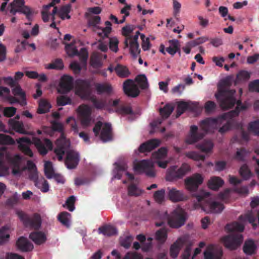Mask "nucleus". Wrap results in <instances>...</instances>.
Listing matches in <instances>:
<instances>
[{
    "label": "nucleus",
    "instance_id": "f257e3e1",
    "mask_svg": "<svg viewBox=\"0 0 259 259\" xmlns=\"http://www.w3.org/2000/svg\"><path fill=\"white\" fill-rule=\"evenodd\" d=\"M226 119V115H223L217 118L207 117L200 122L199 126L203 133L198 132V127L192 125L190 127V134L187 138L186 143L193 144L202 139L208 133L213 132L218 129L222 123L223 120Z\"/></svg>",
    "mask_w": 259,
    "mask_h": 259
},
{
    "label": "nucleus",
    "instance_id": "f03ea898",
    "mask_svg": "<svg viewBox=\"0 0 259 259\" xmlns=\"http://www.w3.org/2000/svg\"><path fill=\"white\" fill-rule=\"evenodd\" d=\"M225 229L229 232L234 233L222 238L224 245L230 250L236 249L243 241V236L239 233L243 231L244 225L238 222H234L231 224L227 225Z\"/></svg>",
    "mask_w": 259,
    "mask_h": 259
},
{
    "label": "nucleus",
    "instance_id": "7ed1b4c3",
    "mask_svg": "<svg viewBox=\"0 0 259 259\" xmlns=\"http://www.w3.org/2000/svg\"><path fill=\"white\" fill-rule=\"evenodd\" d=\"M232 79L228 77L221 80L218 85V92L215 97L221 108H226L233 106L235 102L233 95L236 93L234 90H229L232 85Z\"/></svg>",
    "mask_w": 259,
    "mask_h": 259
},
{
    "label": "nucleus",
    "instance_id": "20e7f679",
    "mask_svg": "<svg viewBox=\"0 0 259 259\" xmlns=\"http://www.w3.org/2000/svg\"><path fill=\"white\" fill-rule=\"evenodd\" d=\"M232 128L237 130L235 135L233 136L231 141L233 143L237 142L242 143L243 142H247L249 139V135L247 132L244 130L243 124L239 123L231 118L230 119L223 125L219 129V132L221 134H224Z\"/></svg>",
    "mask_w": 259,
    "mask_h": 259
},
{
    "label": "nucleus",
    "instance_id": "39448f33",
    "mask_svg": "<svg viewBox=\"0 0 259 259\" xmlns=\"http://www.w3.org/2000/svg\"><path fill=\"white\" fill-rule=\"evenodd\" d=\"M196 198L202 209L207 213H221L224 209L223 204L213 201L209 192H203Z\"/></svg>",
    "mask_w": 259,
    "mask_h": 259
},
{
    "label": "nucleus",
    "instance_id": "423d86ee",
    "mask_svg": "<svg viewBox=\"0 0 259 259\" xmlns=\"http://www.w3.org/2000/svg\"><path fill=\"white\" fill-rule=\"evenodd\" d=\"M164 217L170 227L179 228L184 225L187 219V213L183 209L179 207L170 214L165 212Z\"/></svg>",
    "mask_w": 259,
    "mask_h": 259
},
{
    "label": "nucleus",
    "instance_id": "0eeeda50",
    "mask_svg": "<svg viewBox=\"0 0 259 259\" xmlns=\"http://www.w3.org/2000/svg\"><path fill=\"white\" fill-rule=\"evenodd\" d=\"M93 132L96 137L99 136L103 142H107L113 140V133L111 125L109 123L103 124L101 121H98L93 128Z\"/></svg>",
    "mask_w": 259,
    "mask_h": 259
},
{
    "label": "nucleus",
    "instance_id": "6e6552de",
    "mask_svg": "<svg viewBox=\"0 0 259 259\" xmlns=\"http://www.w3.org/2000/svg\"><path fill=\"white\" fill-rule=\"evenodd\" d=\"M190 170V166L187 163H183L179 168L172 166L167 171L166 179L168 181H176L182 179Z\"/></svg>",
    "mask_w": 259,
    "mask_h": 259
},
{
    "label": "nucleus",
    "instance_id": "1a4fd4ad",
    "mask_svg": "<svg viewBox=\"0 0 259 259\" xmlns=\"http://www.w3.org/2000/svg\"><path fill=\"white\" fill-rule=\"evenodd\" d=\"M16 214L20 220L23 223L26 227H30L35 230L38 229L41 226V218L37 213H35L31 218L25 212L18 210L16 211Z\"/></svg>",
    "mask_w": 259,
    "mask_h": 259
},
{
    "label": "nucleus",
    "instance_id": "9d476101",
    "mask_svg": "<svg viewBox=\"0 0 259 259\" xmlns=\"http://www.w3.org/2000/svg\"><path fill=\"white\" fill-rule=\"evenodd\" d=\"M134 169L136 172L140 174L144 173L150 178H154L155 176L153 163L149 160H142L135 163Z\"/></svg>",
    "mask_w": 259,
    "mask_h": 259
},
{
    "label": "nucleus",
    "instance_id": "9b49d317",
    "mask_svg": "<svg viewBox=\"0 0 259 259\" xmlns=\"http://www.w3.org/2000/svg\"><path fill=\"white\" fill-rule=\"evenodd\" d=\"M76 84L75 94L82 99H89L91 96L90 82L87 80L78 79Z\"/></svg>",
    "mask_w": 259,
    "mask_h": 259
},
{
    "label": "nucleus",
    "instance_id": "f8f14e48",
    "mask_svg": "<svg viewBox=\"0 0 259 259\" xmlns=\"http://www.w3.org/2000/svg\"><path fill=\"white\" fill-rule=\"evenodd\" d=\"M60 133V138L56 142V147L54 150V153L57 156L58 160L61 161L67 147L69 146V143L66 140L63 131Z\"/></svg>",
    "mask_w": 259,
    "mask_h": 259
},
{
    "label": "nucleus",
    "instance_id": "ddd939ff",
    "mask_svg": "<svg viewBox=\"0 0 259 259\" xmlns=\"http://www.w3.org/2000/svg\"><path fill=\"white\" fill-rule=\"evenodd\" d=\"M78 113L83 126H88L92 121L91 108L87 105L82 104L78 108Z\"/></svg>",
    "mask_w": 259,
    "mask_h": 259
},
{
    "label": "nucleus",
    "instance_id": "4468645a",
    "mask_svg": "<svg viewBox=\"0 0 259 259\" xmlns=\"http://www.w3.org/2000/svg\"><path fill=\"white\" fill-rule=\"evenodd\" d=\"M73 88V78L68 75H63L59 84L58 91L61 94H66Z\"/></svg>",
    "mask_w": 259,
    "mask_h": 259
},
{
    "label": "nucleus",
    "instance_id": "2eb2a0df",
    "mask_svg": "<svg viewBox=\"0 0 259 259\" xmlns=\"http://www.w3.org/2000/svg\"><path fill=\"white\" fill-rule=\"evenodd\" d=\"M203 181V178L199 174H196L185 181L186 187L190 191H195Z\"/></svg>",
    "mask_w": 259,
    "mask_h": 259
},
{
    "label": "nucleus",
    "instance_id": "dca6fc26",
    "mask_svg": "<svg viewBox=\"0 0 259 259\" xmlns=\"http://www.w3.org/2000/svg\"><path fill=\"white\" fill-rule=\"evenodd\" d=\"M33 141L39 153L42 155H46L49 150H52L53 149V144L49 139H45L42 141L39 138H34Z\"/></svg>",
    "mask_w": 259,
    "mask_h": 259
},
{
    "label": "nucleus",
    "instance_id": "f3484780",
    "mask_svg": "<svg viewBox=\"0 0 259 259\" xmlns=\"http://www.w3.org/2000/svg\"><path fill=\"white\" fill-rule=\"evenodd\" d=\"M123 91L126 95L132 98H136L140 94V90L133 80L128 79L123 84Z\"/></svg>",
    "mask_w": 259,
    "mask_h": 259
},
{
    "label": "nucleus",
    "instance_id": "a211bd4d",
    "mask_svg": "<svg viewBox=\"0 0 259 259\" xmlns=\"http://www.w3.org/2000/svg\"><path fill=\"white\" fill-rule=\"evenodd\" d=\"M79 154L73 150H69L66 153L65 164L69 169L75 168L79 161Z\"/></svg>",
    "mask_w": 259,
    "mask_h": 259
},
{
    "label": "nucleus",
    "instance_id": "6ab92c4d",
    "mask_svg": "<svg viewBox=\"0 0 259 259\" xmlns=\"http://www.w3.org/2000/svg\"><path fill=\"white\" fill-rule=\"evenodd\" d=\"M16 141L17 143L19 144L18 147L21 151H22L25 155L29 156V157H31L33 156V154L32 150L28 145L24 144L25 143L28 145L31 144V141L30 138L28 137H22L17 139Z\"/></svg>",
    "mask_w": 259,
    "mask_h": 259
},
{
    "label": "nucleus",
    "instance_id": "aec40b11",
    "mask_svg": "<svg viewBox=\"0 0 259 259\" xmlns=\"http://www.w3.org/2000/svg\"><path fill=\"white\" fill-rule=\"evenodd\" d=\"M160 141L156 139L148 140L142 144L139 147L140 153L150 152L159 146Z\"/></svg>",
    "mask_w": 259,
    "mask_h": 259
},
{
    "label": "nucleus",
    "instance_id": "412c9836",
    "mask_svg": "<svg viewBox=\"0 0 259 259\" xmlns=\"http://www.w3.org/2000/svg\"><path fill=\"white\" fill-rule=\"evenodd\" d=\"M197 107L195 103L191 102L180 101L177 106L176 117L181 116L186 110L194 111Z\"/></svg>",
    "mask_w": 259,
    "mask_h": 259
},
{
    "label": "nucleus",
    "instance_id": "4be33fe9",
    "mask_svg": "<svg viewBox=\"0 0 259 259\" xmlns=\"http://www.w3.org/2000/svg\"><path fill=\"white\" fill-rule=\"evenodd\" d=\"M35 182V186L37 187L42 192L46 193L49 190V183L44 178L38 179L37 174L33 173L30 177Z\"/></svg>",
    "mask_w": 259,
    "mask_h": 259
},
{
    "label": "nucleus",
    "instance_id": "5701e85b",
    "mask_svg": "<svg viewBox=\"0 0 259 259\" xmlns=\"http://www.w3.org/2000/svg\"><path fill=\"white\" fill-rule=\"evenodd\" d=\"M8 124L10 128L16 132L24 135H29V132L24 128V123L22 121L15 120V119H10L8 121Z\"/></svg>",
    "mask_w": 259,
    "mask_h": 259
},
{
    "label": "nucleus",
    "instance_id": "b1692460",
    "mask_svg": "<svg viewBox=\"0 0 259 259\" xmlns=\"http://www.w3.org/2000/svg\"><path fill=\"white\" fill-rule=\"evenodd\" d=\"M17 248L22 252H28L32 250L33 245L25 237H20L16 242Z\"/></svg>",
    "mask_w": 259,
    "mask_h": 259
},
{
    "label": "nucleus",
    "instance_id": "393cba45",
    "mask_svg": "<svg viewBox=\"0 0 259 259\" xmlns=\"http://www.w3.org/2000/svg\"><path fill=\"white\" fill-rule=\"evenodd\" d=\"M95 89L98 95L105 94L110 96L113 92V87L109 83H97L95 84Z\"/></svg>",
    "mask_w": 259,
    "mask_h": 259
},
{
    "label": "nucleus",
    "instance_id": "a878e982",
    "mask_svg": "<svg viewBox=\"0 0 259 259\" xmlns=\"http://www.w3.org/2000/svg\"><path fill=\"white\" fill-rule=\"evenodd\" d=\"M184 243V239L180 237L171 245L169 249V253L172 258H175L178 256L179 252Z\"/></svg>",
    "mask_w": 259,
    "mask_h": 259
},
{
    "label": "nucleus",
    "instance_id": "bb28decb",
    "mask_svg": "<svg viewBox=\"0 0 259 259\" xmlns=\"http://www.w3.org/2000/svg\"><path fill=\"white\" fill-rule=\"evenodd\" d=\"M12 92L14 96L21 100V106H24L27 104L26 93L19 84L12 89Z\"/></svg>",
    "mask_w": 259,
    "mask_h": 259
},
{
    "label": "nucleus",
    "instance_id": "cd10ccee",
    "mask_svg": "<svg viewBox=\"0 0 259 259\" xmlns=\"http://www.w3.org/2000/svg\"><path fill=\"white\" fill-rule=\"evenodd\" d=\"M214 144L210 140H204L196 145L197 149L205 153H209L212 152Z\"/></svg>",
    "mask_w": 259,
    "mask_h": 259
},
{
    "label": "nucleus",
    "instance_id": "c85d7f7f",
    "mask_svg": "<svg viewBox=\"0 0 259 259\" xmlns=\"http://www.w3.org/2000/svg\"><path fill=\"white\" fill-rule=\"evenodd\" d=\"M29 237L36 244L40 245L45 243L47 240L46 235L42 232H33L31 233Z\"/></svg>",
    "mask_w": 259,
    "mask_h": 259
},
{
    "label": "nucleus",
    "instance_id": "c756f323",
    "mask_svg": "<svg viewBox=\"0 0 259 259\" xmlns=\"http://www.w3.org/2000/svg\"><path fill=\"white\" fill-rule=\"evenodd\" d=\"M224 184V181L219 177L213 176L208 182V187L213 190H218Z\"/></svg>",
    "mask_w": 259,
    "mask_h": 259
},
{
    "label": "nucleus",
    "instance_id": "7c9ffc66",
    "mask_svg": "<svg viewBox=\"0 0 259 259\" xmlns=\"http://www.w3.org/2000/svg\"><path fill=\"white\" fill-rule=\"evenodd\" d=\"M103 54L98 52H95L91 56L90 63L94 68H99L102 66V59Z\"/></svg>",
    "mask_w": 259,
    "mask_h": 259
},
{
    "label": "nucleus",
    "instance_id": "2f4dec72",
    "mask_svg": "<svg viewBox=\"0 0 259 259\" xmlns=\"http://www.w3.org/2000/svg\"><path fill=\"white\" fill-rule=\"evenodd\" d=\"M168 197L170 200L174 202L183 201L185 199V196L182 192L177 190L175 188L169 189Z\"/></svg>",
    "mask_w": 259,
    "mask_h": 259
},
{
    "label": "nucleus",
    "instance_id": "473e14b6",
    "mask_svg": "<svg viewBox=\"0 0 259 259\" xmlns=\"http://www.w3.org/2000/svg\"><path fill=\"white\" fill-rule=\"evenodd\" d=\"M100 234H103L106 236H113L117 233L116 228L112 225H105L101 227L98 229Z\"/></svg>",
    "mask_w": 259,
    "mask_h": 259
},
{
    "label": "nucleus",
    "instance_id": "72a5a7b5",
    "mask_svg": "<svg viewBox=\"0 0 259 259\" xmlns=\"http://www.w3.org/2000/svg\"><path fill=\"white\" fill-rule=\"evenodd\" d=\"M114 71L118 76L121 78H126L129 76L131 72L125 66L118 64L114 68Z\"/></svg>",
    "mask_w": 259,
    "mask_h": 259
},
{
    "label": "nucleus",
    "instance_id": "f704fd0d",
    "mask_svg": "<svg viewBox=\"0 0 259 259\" xmlns=\"http://www.w3.org/2000/svg\"><path fill=\"white\" fill-rule=\"evenodd\" d=\"M105 23L106 25L105 27H97L99 30H101L100 32H97L98 35L102 39H104L105 37H108L112 30L111 23L110 21H107Z\"/></svg>",
    "mask_w": 259,
    "mask_h": 259
},
{
    "label": "nucleus",
    "instance_id": "c9c22d12",
    "mask_svg": "<svg viewBox=\"0 0 259 259\" xmlns=\"http://www.w3.org/2000/svg\"><path fill=\"white\" fill-rule=\"evenodd\" d=\"M256 246L254 242L251 240L246 241L243 245L244 252L247 255H251L255 252Z\"/></svg>",
    "mask_w": 259,
    "mask_h": 259
},
{
    "label": "nucleus",
    "instance_id": "e433bc0d",
    "mask_svg": "<svg viewBox=\"0 0 259 259\" xmlns=\"http://www.w3.org/2000/svg\"><path fill=\"white\" fill-rule=\"evenodd\" d=\"M234 95L235 94L233 95V98L235 99V102L234 103L233 105L231 106L230 107H226V108H222L224 110H227V109L232 108L233 107H234L235 104H236V107L235 109L234 110H233L229 112L227 114V115L230 118H233V117L237 116L239 115V107H240V106H241L242 104L241 100H237V101L236 100V98L234 97Z\"/></svg>",
    "mask_w": 259,
    "mask_h": 259
},
{
    "label": "nucleus",
    "instance_id": "4c0bfd02",
    "mask_svg": "<svg viewBox=\"0 0 259 259\" xmlns=\"http://www.w3.org/2000/svg\"><path fill=\"white\" fill-rule=\"evenodd\" d=\"M25 5V1L24 0H14L8 6L9 12L11 14L15 15L14 13L11 10H19L21 9Z\"/></svg>",
    "mask_w": 259,
    "mask_h": 259
},
{
    "label": "nucleus",
    "instance_id": "58836bf2",
    "mask_svg": "<svg viewBox=\"0 0 259 259\" xmlns=\"http://www.w3.org/2000/svg\"><path fill=\"white\" fill-rule=\"evenodd\" d=\"M71 214L68 212L63 211L58 215V219L64 226L68 227L70 226Z\"/></svg>",
    "mask_w": 259,
    "mask_h": 259
},
{
    "label": "nucleus",
    "instance_id": "ea45409f",
    "mask_svg": "<svg viewBox=\"0 0 259 259\" xmlns=\"http://www.w3.org/2000/svg\"><path fill=\"white\" fill-rule=\"evenodd\" d=\"M135 80L142 90L147 89L149 87L148 80L145 74L138 75L136 77Z\"/></svg>",
    "mask_w": 259,
    "mask_h": 259
},
{
    "label": "nucleus",
    "instance_id": "a19ab883",
    "mask_svg": "<svg viewBox=\"0 0 259 259\" xmlns=\"http://www.w3.org/2000/svg\"><path fill=\"white\" fill-rule=\"evenodd\" d=\"M169 42L172 47L170 46L166 49V52L171 55H174L177 52L180 51L179 41L176 39L169 40Z\"/></svg>",
    "mask_w": 259,
    "mask_h": 259
},
{
    "label": "nucleus",
    "instance_id": "79ce46f5",
    "mask_svg": "<svg viewBox=\"0 0 259 259\" xmlns=\"http://www.w3.org/2000/svg\"><path fill=\"white\" fill-rule=\"evenodd\" d=\"M174 107L170 104H167L163 108L159 109V113L164 119L167 118L174 110Z\"/></svg>",
    "mask_w": 259,
    "mask_h": 259
},
{
    "label": "nucleus",
    "instance_id": "37998d69",
    "mask_svg": "<svg viewBox=\"0 0 259 259\" xmlns=\"http://www.w3.org/2000/svg\"><path fill=\"white\" fill-rule=\"evenodd\" d=\"M239 172L241 177L245 180H248L252 176L250 170L246 164L240 167Z\"/></svg>",
    "mask_w": 259,
    "mask_h": 259
},
{
    "label": "nucleus",
    "instance_id": "c03bdc74",
    "mask_svg": "<svg viewBox=\"0 0 259 259\" xmlns=\"http://www.w3.org/2000/svg\"><path fill=\"white\" fill-rule=\"evenodd\" d=\"M167 237V230L165 228L160 229L155 233L156 239L161 243L165 241Z\"/></svg>",
    "mask_w": 259,
    "mask_h": 259
},
{
    "label": "nucleus",
    "instance_id": "a18cd8bd",
    "mask_svg": "<svg viewBox=\"0 0 259 259\" xmlns=\"http://www.w3.org/2000/svg\"><path fill=\"white\" fill-rule=\"evenodd\" d=\"M88 100L92 102L96 109H102L106 106V101L105 100H98L95 96H91Z\"/></svg>",
    "mask_w": 259,
    "mask_h": 259
},
{
    "label": "nucleus",
    "instance_id": "49530a36",
    "mask_svg": "<svg viewBox=\"0 0 259 259\" xmlns=\"http://www.w3.org/2000/svg\"><path fill=\"white\" fill-rule=\"evenodd\" d=\"M51 107L50 104L46 100L42 99L39 103L37 113L39 114H44L47 113Z\"/></svg>",
    "mask_w": 259,
    "mask_h": 259
},
{
    "label": "nucleus",
    "instance_id": "de8ad7c7",
    "mask_svg": "<svg viewBox=\"0 0 259 259\" xmlns=\"http://www.w3.org/2000/svg\"><path fill=\"white\" fill-rule=\"evenodd\" d=\"M15 143L14 140L10 136L0 134V145H13Z\"/></svg>",
    "mask_w": 259,
    "mask_h": 259
},
{
    "label": "nucleus",
    "instance_id": "09e8293b",
    "mask_svg": "<svg viewBox=\"0 0 259 259\" xmlns=\"http://www.w3.org/2000/svg\"><path fill=\"white\" fill-rule=\"evenodd\" d=\"M44 171L46 177L51 179L55 175L52 163L50 161H46L44 166Z\"/></svg>",
    "mask_w": 259,
    "mask_h": 259
},
{
    "label": "nucleus",
    "instance_id": "8fccbe9b",
    "mask_svg": "<svg viewBox=\"0 0 259 259\" xmlns=\"http://www.w3.org/2000/svg\"><path fill=\"white\" fill-rule=\"evenodd\" d=\"M167 150L165 147H161L157 151L152 153V156L154 159H162L167 155Z\"/></svg>",
    "mask_w": 259,
    "mask_h": 259
},
{
    "label": "nucleus",
    "instance_id": "3c124183",
    "mask_svg": "<svg viewBox=\"0 0 259 259\" xmlns=\"http://www.w3.org/2000/svg\"><path fill=\"white\" fill-rule=\"evenodd\" d=\"M247 154V151L244 148L237 149L234 158L238 161H244Z\"/></svg>",
    "mask_w": 259,
    "mask_h": 259
},
{
    "label": "nucleus",
    "instance_id": "603ef678",
    "mask_svg": "<svg viewBox=\"0 0 259 259\" xmlns=\"http://www.w3.org/2000/svg\"><path fill=\"white\" fill-rule=\"evenodd\" d=\"M63 67L64 65L62 60L60 59H57L49 64L47 68L49 69L61 70Z\"/></svg>",
    "mask_w": 259,
    "mask_h": 259
},
{
    "label": "nucleus",
    "instance_id": "864d4df0",
    "mask_svg": "<svg viewBox=\"0 0 259 259\" xmlns=\"http://www.w3.org/2000/svg\"><path fill=\"white\" fill-rule=\"evenodd\" d=\"M65 50L68 55L70 57L79 55L78 50L73 43L66 44L65 45Z\"/></svg>",
    "mask_w": 259,
    "mask_h": 259
},
{
    "label": "nucleus",
    "instance_id": "5fc2aeb1",
    "mask_svg": "<svg viewBox=\"0 0 259 259\" xmlns=\"http://www.w3.org/2000/svg\"><path fill=\"white\" fill-rule=\"evenodd\" d=\"M142 193V191L134 184H130L128 186V194L132 196H138Z\"/></svg>",
    "mask_w": 259,
    "mask_h": 259
},
{
    "label": "nucleus",
    "instance_id": "6e6d98bb",
    "mask_svg": "<svg viewBox=\"0 0 259 259\" xmlns=\"http://www.w3.org/2000/svg\"><path fill=\"white\" fill-rule=\"evenodd\" d=\"M186 157L194 160L195 161L202 160L205 159V156L203 155H200L195 151H190L185 153Z\"/></svg>",
    "mask_w": 259,
    "mask_h": 259
},
{
    "label": "nucleus",
    "instance_id": "4d7b16f0",
    "mask_svg": "<svg viewBox=\"0 0 259 259\" xmlns=\"http://www.w3.org/2000/svg\"><path fill=\"white\" fill-rule=\"evenodd\" d=\"M248 131L255 135H259V121L255 120L248 124Z\"/></svg>",
    "mask_w": 259,
    "mask_h": 259
},
{
    "label": "nucleus",
    "instance_id": "13d9d810",
    "mask_svg": "<svg viewBox=\"0 0 259 259\" xmlns=\"http://www.w3.org/2000/svg\"><path fill=\"white\" fill-rule=\"evenodd\" d=\"M100 22L101 17L99 16L91 17L88 21L89 26H93L94 27L93 31H96L97 30H99L97 27L99 26H97V25L100 24Z\"/></svg>",
    "mask_w": 259,
    "mask_h": 259
},
{
    "label": "nucleus",
    "instance_id": "bf43d9fd",
    "mask_svg": "<svg viewBox=\"0 0 259 259\" xmlns=\"http://www.w3.org/2000/svg\"><path fill=\"white\" fill-rule=\"evenodd\" d=\"M72 103L71 99L66 96H60L57 98V103L58 106H65L70 105Z\"/></svg>",
    "mask_w": 259,
    "mask_h": 259
},
{
    "label": "nucleus",
    "instance_id": "052dcab7",
    "mask_svg": "<svg viewBox=\"0 0 259 259\" xmlns=\"http://www.w3.org/2000/svg\"><path fill=\"white\" fill-rule=\"evenodd\" d=\"M109 38V47L110 49L114 52H117L118 50V44L119 41L118 39L115 37H108Z\"/></svg>",
    "mask_w": 259,
    "mask_h": 259
},
{
    "label": "nucleus",
    "instance_id": "680f3d73",
    "mask_svg": "<svg viewBox=\"0 0 259 259\" xmlns=\"http://www.w3.org/2000/svg\"><path fill=\"white\" fill-rule=\"evenodd\" d=\"M131 54L135 58H137L140 53L138 43H128Z\"/></svg>",
    "mask_w": 259,
    "mask_h": 259
},
{
    "label": "nucleus",
    "instance_id": "e2e57ef3",
    "mask_svg": "<svg viewBox=\"0 0 259 259\" xmlns=\"http://www.w3.org/2000/svg\"><path fill=\"white\" fill-rule=\"evenodd\" d=\"M250 78V73L245 70L240 71L236 75V81L237 82L245 81L249 79Z\"/></svg>",
    "mask_w": 259,
    "mask_h": 259
},
{
    "label": "nucleus",
    "instance_id": "0e129e2a",
    "mask_svg": "<svg viewBox=\"0 0 259 259\" xmlns=\"http://www.w3.org/2000/svg\"><path fill=\"white\" fill-rule=\"evenodd\" d=\"M223 255L222 250H219L217 254H215L210 251H205L204 252V256L205 259H221Z\"/></svg>",
    "mask_w": 259,
    "mask_h": 259
},
{
    "label": "nucleus",
    "instance_id": "69168bd1",
    "mask_svg": "<svg viewBox=\"0 0 259 259\" xmlns=\"http://www.w3.org/2000/svg\"><path fill=\"white\" fill-rule=\"evenodd\" d=\"M11 11L13 12L14 13L16 14L17 13L24 14V15H26V18L28 19L30 18V16L32 14V11L30 8L26 5H24L21 9H19L18 11L11 10Z\"/></svg>",
    "mask_w": 259,
    "mask_h": 259
},
{
    "label": "nucleus",
    "instance_id": "338daca9",
    "mask_svg": "<svg viewBox=\"0 0 259 259\" xmlns=\"http://www.w3.org/2000/svg\"><path fill=\"white\" fill-rule=\"evenodd\" d=\"M165 194V190L164 189H161L155 192L153 195L155 200L159 203H161L164 200Z\"/></svg>",
    "mask_w": 259,
    "mask_h": 259
},
{
    "label": "nucleus",
    "instance_id": "774afa93",
    "mask_svg": "<svg viewBox=\"0 0 259 259\" xmlns=\"http://www.w3.org/2000/svg\"><path fill=\"white\" fill-rule=\"evenodd\" d=\"M123 259H143V256L136 252L129 251L126 253Z\"/></svg>",
    "mask_w": 259,
    "mask_h": 259
}]
</instances>
